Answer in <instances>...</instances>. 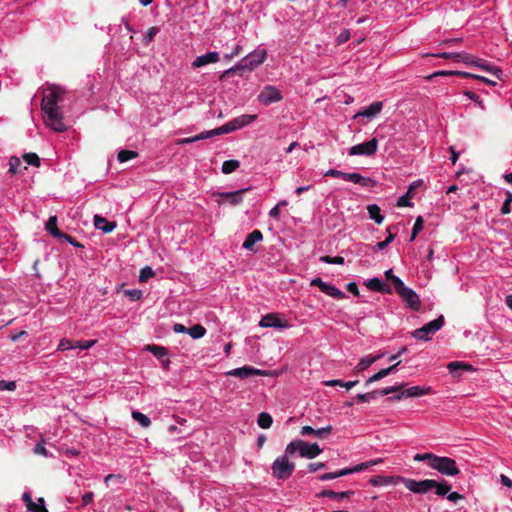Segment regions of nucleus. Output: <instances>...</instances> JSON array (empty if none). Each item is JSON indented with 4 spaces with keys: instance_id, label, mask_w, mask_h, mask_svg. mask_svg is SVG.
Segmentation results:
<instances>
[{
    "instance_id": "473e14b6",
    "label": "nucleus",
    "mask_w": 512,
    "mask_h": 512,
    "mask_svg": "<svg viewBox=\"0 0 512 512\" xmlns=\"http://www.w3.org/2000/svg\"><path fill=\"white\" fill-rule=\"evenodd\" d=\"M258 425L263 429H268L273 423L272 416L267 412H261L257 419Z\"/></svg>"
},
{
    "instance_id": "5701e85b",
    "label": "nucleus",
    "mask_w": 512,
    "mask_h": 512,
    "mask_svg": "<svg viewBox=\"0 0 512 512\" xmlns=\"http://www.w3.org/2000/svg\"><path fill=\"white\" fill-rule=\"evenodd\" d=\"M382 357L381 354L376 356H366L360 360L357 366L354 368V373L359 374L370 367L374 362Z\"/></svg>"
},
{
    "instance_id": "39448f33",
    "label": "nucleus",
    "mask_w": 512,
    "mask_h": 512,
    "mask_svg": "<svg viewBox=\"0 0 512 512\" xmlns=\"http://www.w3.org/2000/svg\"><path fill=\"white\" fill-rule=\"evenodd\" d=\"M66 91L63 87L52 84L43 93L41 109L59 107L57 104L63 100Z\"/></svg>"
},
{
    "instance_id": "ddd939ff",
    "label": "nucleus",
    "mask_w": 512,
    "mask_h": 512,
    "mask_svg": "<svg viewBox=\"0 0 512 512\" xmlns=\"http://www.w3.org/2000/svg\"><path fill=\"white\" fill-rule=\"evenodd\" d=\"M406 305L414 311H419L421 301L419 296L411 288L405 287L401 293L398 294Z\"/></svg>"
},
{
    "instance_id": "a878e982",
    "label": "nucleus",
    "mask_w": 512,
    "mask_h": 512,
    "mask_svg": "<svg viewBox=\"0 0 512 512\" xmlns=\"http://www.w3.org/2000/svg\"><path fill=\"white\" fill-rule=\"evenodd\" d=\"M401 482L397 480V476H374L369 480V483L372 486H380V485H389V484H397Z\"/></svg>"
},
{
    "instance_id": "c03bdc74",
    "label": "nucleus",
    "mask_w": 512,
    "mask_h": 512,
    "mask_svg": "<svg viewBox=\"0 0 512 512\" xmlns=\"http://www.w3.org/2000/svg\"><path fill=\"white\" fill-rule=\"evenodd\" d=\"M23 159L27 162V164L32 165L34 167L40 166V158L36 153H25L23 155Z\"/></svg>"
},
{
    "instance_id": "a19ab883",
    "label": "nucleus",
    "mask_w": 512,
    "mask_h": 512,
    "mask_svg": "<svg viewBox=\"0 0 512 512\" xmlns=\"http://www.w3.org/2000/svg\"><path fill=\"white\" fill-rule=\"evenodd\" d=\"M138 156V153L136 151H132V150H121L119 151L118 153V161L123 163V162H126L128 160H131V159H134Z\"/></svg>"
},
{
    "instance_id": "052dcab7",
    "label": "nucleus",
    "mask_w": 512,
    "mask_h": 512,
    "mask_svg": "<svg viewBox=\"0 0 512 512\" xmlns=\"http://www.w3.org/2000/svg\"><path fill=\"white\" fill-rule=\"evenodd\" d=\"M96 343V340L91 341H74L75 348H80L83 350L89 349Z\"/></svg>"
},
{
    "instance_id": "864d4df0",
    "label": "nucleus",
    "mask_w": 512,
    "mask_h": 512,
    "mask_svg": "<svg viewBox=\"0 0 512 512\" xmlns=\"http://www.w3.org/2000/svg\"><path fill=\"white\" fill-rule=\"evenodd\" d=\"M204 139H206L205 132H202L193 137L183 138L178 141V144H189V143H193V142H196L199 140H204Z\"/></svg>"
},
{
    "instance_id": "aec40b11",
    "label": "nucleus",
    "mask_w": 512,
    "mask_h": 512,
    "mask_svg": "<svg viewBox=\"0 0 512 512\" xmlns=\"http://www.w3.org/2000/svg\"><path fill=\"white\" fill-rule=\"evenodd\" d=\"M263 239L262 232L260 230H253L249 233L243 243V248L249 251H255L254 246L257 242Z\"/></svg>"
},
{
    "instance_id": "13d9d810",
    "label": "nucleus",
    "mask_w": 512,
    "mask_h": 512,
    "mask_svg": "<svg viewBox=\"0 0 512 512\" xmlns=\"http://www.w3.org/2000/svg\"><path fill=\"white\" fill-rule=\"evenodd\" d=\"M386 372L384 369H381L380 371H378L377 373H375L373 376H371L366 382H365V386H368L369 384L371 383H374V382H377L381 379H383L384 377H386Z\"/></svg>"
},
{
    "instance_id": "6e6d98bb",
    "label": "nucleus",
    "mask_w": 512,
    "mask_h": 512,
    "mask_svg": "<svg viewBox=\"0 0 512 512\" xmlns=\"http://www.w3.org/2000/svg\"><path fill=\"white\" fill-rule=\"evenodd\" d=\"M433 457H434L433 453H424V454H416L413 457V459L416 462L427 461L428 466L430 467V462H432Z\"/></svg>"
},
{
    "instance_id": "bb28decb",
    "label": "nucleus",
    "mask_w": 512,
    "mask_h": 512,
    "mask_svg": "<svg viewBox=\"0 0 512 512\" xmlns=\"http://www.w3.org/2000/svg\"><path fill=\"white\" fill-rule=\"evenodd\" d=\"M382 462H383V460L381 458H378V459H375V460H370V461H367V462H363V463L357 464L356 466L351 467V468H346V470H347L348 475H349V474H352V473L361 472L363 470H366L370 466H374V465L380 464Z\"/></svg>"
},
{
    "instance_id": "412c9836",
    "label": "nucleus",
    "mask_w": 512,
    "mask_h": 512,
    "mask_svg": "<svg viewBox=\"0 0 512 512\" xmlns=\"http://www.w3.org/2000/svg\"><path fill=\"white\" fill-rule=\"evenodd\" d=\"M94 226L102 230L104 233H110L116 228V222H109L106 218L95 215L94 216Z\"/></svg>"
},
{
    "instance_id": "680f3d73",
    "label": "nucleus",
    "mask_w": 512,
    "mask_h": 512,
    "mask_svg": "<svg viewBox=\"0 0 512 512\" xmlns=\"http://www.w3.org/2000/svg\"><path fill=\"white\" fill-rule=\"evenodd\" d=\"M350 31L349 30H343L337 37L336 42L338 45L344 44L350 39Z\"/></svg>"
},
{
    "instance_id": "4468645a",
    "label": "nucleus",
    "mask_w": 512,
    "mask_h": 512,
    "mask_svg": "<svg viewBox=\"0 0 512 512\" xmlns=\"http://www.w3.org/2000/svg\"><path fill=\"white\" fill-rule=\"evenodd\" d=\"M259 325L261 327L287 328L289 324L279 318L278 314L269 313L262 317Z\"/></svg>"
},
{
    "instance_id": "3c124183",
    "label": "nucleus",
    "mask_w": 512,
    "mask_h": 512,
    "mask_svg": "<svg viewBox=\"0 0 512 512\" xmlns=\"http://www.w3.org/2000/svg\"><path fill=\"white\" fill-rule=\"evenodd\" d=\"M75 348L74 341L70 339H62L57 347L58 351H65Z\"/></svg>"
},
{
    "instance_id": "393cba45",
    "label": "nucleus",
    "mask_w": 512,
    "mask_h": 512,
    "mask_svg": "<svg viewBox=\"0 0 512 512\" xmlns=\"http://www.w3.org/2000/svg\"><path fill=\"white\" fill-rule=\"evenodd\" d=\"M257 118V115L252 114H244L239 117H236L232 120V124L234 125L235 130L241 129L250 123L254 122Z\"/></svg>"
},
{
    "instance_id": "9d476101",
    "label": "nucleus",
    "mask_w": 512,
    "mask_h": 512,
    "mask_svg": "<svg viewBox=\"0 0 512 512\" xmlns=\"http://www.w3.org/2000/svg\"><path fill=\"white\" fill-rule=\"evenodd\" d=\"M228 376H234L241 379H246L252 376H268L269 372L261 369H257L251 366H243L240 368H235L226 373Z\"/></svg>"
},
{
    "instance_id": "f704fd0d",
    "label": "nucleus",
    "mask_w": 512,
    "mask_h": 512,
    "mask_svg": "<svg viewBox=\"0 0 512 512\" xmlns=\"http://www.w3.org/2000/svg\"><path fill=\"white\" fill-rule=\"evenodd\" d=\"M482 72H487L496 77V79H500L502 75V70L497 66L491 65L482 60Z\"/></svg>"
},
{
    "instance_id": "1a4fd4ad",
    "label": "nucleus",
    "mask_w": 512,
    "mask_h": 512,
    "mask_svg": "<svg viewBox=\"0 0 512 512\" xmlns=\"http://www.w3.org/2000/svg\"><path fill=\"white\" fill-rule=\"evenodd\" d=\"M282 98L279 89L272 85H266L257 97L258 101L265 106L280 102Z\"/></svg>"
},
{
    "instance_id": "9b49d317",
    "label": "nucleus",
    "mask_w": 512,
    "mask_h": 512,
    "mask_svg": "<svg viewBox=\"0 0 512 512\" xmlns=\"http://www.w3.org/2000/svg\"><path fill=\"white\" fill-rule=\"evenodd\" d=\"M377 145H378L377 139L372 138L371 140H369L367 142L352 146L349 149V155H351V156H354V155L371 156L376 153Z\"/></svg>"
},
{
    "instance_id": "7ed1b4c3",
    "label": "nucleus",
    "mask_w": 512,
    "mask_h": 512,
    "mask_svg": "<svg viewBox=\"0 0 512 512\" xmlns=\"http://www.w3.org/2000/svg\"><path fill=\"white\" fill-rule=\"evenodd\" d=\"M430 468L445 476H456L460 473L454 459L445 456H437L435 454L432 462H430Z\"/></svg>"
},
{
    "instance_id": "37998d69",
    "label": "nucleus",
    "mask_w": 512,
    "mask_h": 512,
    "mask_svg": "<svg viewBox=\"0 0 512 512\" xmlns=\"http://www.w3.org/2000/svg\"><path fill=\"white\" fill-rule=\"evenodd\" d=\"M397 390H399V388L386 387L384 389H377V390L371 391V392H369V394L372 395L371 396V400H372V399L377 398L378 396H384V395L392 394V393L396 392Z\"/></svg>"
},
{
    "instance_id": "7c9ffc66",
    "label": "nucleus",
    "mask_w": 512,
    "mask_h": 512,
    "mask_svg": "<svg viewBox=\"0 0 512 512\" xmlns=\"http://www.w3.org/2000/svg\"><path fill=\"white\" fill-rule=\"evenodd\" d=\"M146 350L150 351L159 360L168 355V350L163 346H158V345H154V344L147 345Z\"/></svg>"
},
{
    "instance_id": "e433bc0d",
    "label": "nucleus",
    "mask_w": 512,
    "mask_h": 512,
    "mask_svg": "<svg viewBox=\"0 0 512 512\" xmlns=\"http://www.w3.org/2000/svg\"><path fill=\"white\" fill-rule=\"evenodd\" d=\"M435 486H433V488H435V493L438 495V496H445L449 493V491L451 490V485L448 484L447 481L443 480L442 482H437L435 480Z\"/></svg>"
},
{
    "instance_id": "c9c22d12",
    "label": "nucleus",
    "mask_w": 512,
    "mask_h": 512,
    "mask_svg": "<svg viewBox=\"0 0 512 512\" xmlns=\"http://www.w3.org/2000/svg\"><path fill=\"white\" fill-rule=\"evenodd\" d=\"M187 333L193 339H199L205 335L206 329L204 326H202L200 324H196V325H193L192 327L188 328Z\"/></svg>"
},
{
    "instance_id": "bf43d9fd",
    "label": "nucleus",
    "mask_w": 512,
    "mask_h": 512,
    "mask_svg": "<svg viewBox=\"0 0 512 512\" xmlns=\"http://www.w3.org/2000/svg\"><path fill=\"white\" fill-rule=\"evenodd\" d=\"M391 283L394 286V289L397 294L401 293L403 289L406 287L403 281L397 276L395 278H392Z\"/></svg>"
},
{
    "instance_id": "de8ad7c7",
    "label": "nucleus",
    "mask_w": 512,
    "mask_h": 512,
    "mask_svg": "<svg viewBox=\"0 0 512 512\" xmlns=\"http://www.w3.org/2000/svg\"><path fill=\"white\" fill-rule=\"evenodd\" d=\"M320 260L322 262L328 263V264H338V265L344 264V258L341 257V256L331 257V256H328V255H325V256H322L320 258Z\"/></svg>"
},
{
    "instance_id": "f3484780",
    "label": "nucleus",
    "mask_w": 512,
    "mask_h": 512,
    "mask_svg": "<svg viewBox=\"0 0 512 512\" xmlns=\"http://www.w3.org/2000/svg\"><path fill=\"white\" fill-rule=\"evenodd\" d=\"M345 180L369 188L375 187L377 184L374 179L364 177L360 173H346Z\"/></svg>"
},
{
    "instance_id": "603ef678",
    "label": "nucleus",
    "mask_w": 512,
    "mask_h": 512,
    "mask_svg": "<svg viewBox=\"0 0 512 512\" xmlns=\"http://www.w3.org/2000/svg\"><path fill=\"white\" fill-rule=\"evenodd\" d=\"M393 387L394 388H399V390L394 392L393 393L394 395L389 397L388 400H390V401H400L401 399L405 398L404 391H403L404 384H400V385L393 386Z\"/></svg>"
},
{
    "instance_id": "a18cd8bd",
    "label": "nucleus",
    "mask_w": 512,
    "mask_h": 512,
    "mask_svg": "<svg viewBox=\"0 0 512 512\" xmlns=\"http://www.w3.org/2000/svg\"><path fill=\"white\" fill-rule=\"evenodd\" d=\"M512 203V193L505 191V200L501 206V214L506 215L510 212V205Z\"/></svg>"
},
{
    "instance_id": "c85d7f7f",
    "label": "nucleus",
    "mask_w": 512,
    "mask_h": 512,
    "mask_svg": "<svg viewBox=\"0 0 512 512\" xmlns=\"http://www.w3.org/2000/svg\"><path fill=\"white\" fill-rule=\"evenodd\" d=\"M354 492L353 491H343V492H335L333 490H323L319 496L328 497L334 499H344L350 497Z\"/></svg>"
},
{
    "instance_id": "ea45409f",
    "label": "nucleus",
    "mask_w": 512,
    "mask_h": 512,
    "mask_svg": "<svg viewBox=\"0 0 512 512\" xmlns=\"http://www.w3.org/2000/svg\"><path fill=\"white\" fill-rule=\"evenodd\" d=\"M38 502L41 503L40 507H36V503L33 502L31 499L29 502L26 503V507L31 512H48V510L45 507V502L43 498H39Z\"/></svg>"
},
{
    "instance_id": "423d86ee",
    "label": "nucleus",
    "mask_w": 512,
    "mask_h": 512,
    "mask_svg": "<svg viewBox=\"0 0 512 512\" xmlns=\"http://www.w3.org/2000/svg\"><path fill=\"white\" fill-rule=\"evenodd\" d=\"M44 113V121L48 127L56 132H64L67 126L63 121V114L59 107L42 109Z\"/></svg>"
},
{
    "instance_id": "5fc2aeb1",
    "label": "nucleus",
    "mask_w": 512,
    "mask_h": 512,
    "mask_svg": "<svg viewBox=\"0 0 512 512\" xmlns=\"http://www.w3.org/2000/svg\"><path fill=\"white\" fill-rule=\"evenodd\" d=\"M413 189V186H410L408 192L406 193V195L404 196H401L397 202V206L399 207H407V206H410L411 203L409 201V198L411 196V190Z\"/></svg>"
},
{
    "instance_id": "e2e57ef3",
    "label": "nucleus",
    "mask_w": 512,
    "mask_h": 512,
    "mask_svg": "<svg viewBox=\"0 0 512 512\" xmlns=\"http://www.w3.org/2000/svg\"><path fill=\"white\" fill-rule=\"evenodd\" d=\"M325 176L342 178L345 180L346 172H342L336 169H329L328 171L325 172Z\"/></svg>"
},
{
    "instance_id": "09e8293b",
    "label": "nucleus",
    "mask_w": 512,
    "mask_h": 512,
    "mask_svg": "<svg viewBox=\"0 0 512 512\" xmlns=\"http://www.w3.org/2000/svg\"><path fill=\"white\" fill-rule=\"evenodd\" d=\"M20 165H21L20 159L17 156H12L9 159V173H11L13 175L16 174Z\"/></svg>"
},
{
    "instance_id": "6ab92c4d",
    "label": "nucleus",
    "mask_w": 512,
    "mask_h": 512,
    "mask_svg": "<svg viewBox=\"0 0 512 512\" xmlns=\"http://www.w3.org/2000/svg\"><path fill=\"white\" fill-rule=\"evenodd\" d=\"M366 286L368 289L380 292V293H392V288L388 285H385L379 278H372L367 281Z\"/></svg>"
},
{
    "instance_id": "4be33fe9",
    "label": "nucleus",
    "mask_w": 512,
    "mask_h": 512,
    "mask_svg": "<svg viewBox=\"0 0 512 512\" xmlns=\"http://www.w3.org/2000/svg\"><path fill=\"white\" fill-rule=\"evenodd\" d=\"M383 107V103L380 101L373 102L371 105H369L367 108L363 109L362 111H359L356 116H363L366 118H372L376 116L378 113L381 112Z\"/></svg>"
},
{
    "instance_id": "8fccbe9b",
    "label": "nucleus",
    "mask_w": 512,
    "mask_h": 512,
    "mask_svg": "<svg viewBox=\"0 0 512 512\" xmlns=\"http://www.w3.org/2000/svg\"><path fill=\"white\" fill-rule=\"evenodd\" d=\"M204 132H205L206 139L211 138L213 136H217V135H222V134H227L228 133V131L225 128L224 125H222V126H220L218 128H215L213 130L204 131Z\"/></svg>"
},
{
    "instance_id": "6e6552de",
    "label": "nucleus",
    "mask_w": 512,
    "mask_h": 512,
    "mask_svg": "<svg viewBox=\"0 0 512 512\" xmlns=\"http://www.w3.org/2000/svg\"><path fill=\"white\" fill-rule=\"evenodd\" d=\"M397 480H400L408 490L417 494H425L436 485L435 480L432 479L416 481L414 479L397 476Z\"/></svg>"
},
{
    "instance_id": "4c0bfd02",
    "label": "nucleus",
    "mask_w": 512,
    "mask_h": 512,
    "mask_svg": "<svg viewBox=\"0 0 512 512\" xmlns=\"http://www.w3.org/2000/svg\"><path fill=\"white\" fill-rule=\"evenodd\" d=\"M240 162L238 160H227L222 164V172L224 174H230L239 168Z\"/></svg>"
},
{
    "instance_id": "4d7b16f0",
    "label": "nucleus",
    "mask_w": 512,
    "mask_h": 512,
    "mask_svg": "<svg viewBox=\"0 0 512 512\" xmlns=\"http://www.w3.org/2000/svg\"><path fill=\"white\" fill-rule=\"evenodd\" d=\"M159 32V28L150 27L144 36L143 42L144 44H149L155 37V35Z\"/></svg>"
},
{
    "instance_id": "dca6fc26",
    "label": "nucleus",
    "mask_w": 512,
    "mask_h": 512,
    "mask_svg": "<svg viewBox=\"0 0 512 512\" xmlns=\"http://www.w3.org/2000/svg\"><path fill=\"white\" fill-rule=\"evenodd\" d=\"M447 369L452 374L453 377H459L460 373L459 371H465V372H476L477 369L474 368L472 365L460 362V361H452L447 364Z\"/></svg>"
},
{
    "instance_id": "58836bf2",
    "label": "nucleus",
    "mask_w": 512,
    "mask_h": 512,
    "mask_svg": "<svg viewBox=\"0 0 512 512\" xmlns=\"http://www.w3.org/2000/svg\"><path fill=\"white\" fill-rule=\"evenodd\" d=\"M132 418L135 421H137L142 427H149L151 424L150 418L148 416H146L145 414L138 412V411L132 412Z\"/></svg>"
},
{
    "instance_id": "774afa93",
    "label": "nucleus",
    "mask_w": 512,
    "mask_h": 512,
    "mask_svg": "<svg viewBox=\"0 0 512 512\" xmlns=\"http://www.w3.org/2000/svg\"><path fill=\"white\" fill-rule=\"evenodd\" d=\"M34 453L35 454H38V455H42V456H45L47 457L48 456V452L44 446V444L42 442L40 443H37L34 447Z\"/></svg>"
},
{
    "instance_id": "0e129e2a",
    "label": "nucleus",
    "mask_w": 512,
    "mask_h": 512,
    "mask_svg": "<svg viewBox=\"0 0 512 512\" xmlns=\"http://www.w3.org/2000/svg\"><path fill=\"white\" fill-rule=\"evenodd\" d=\"M307 468H308V472L314 473L318 470L326 468V464L323 462L310 463V464H308Z\"/></svg>"
},
{
    "instance_id": "c756f323",
    "label": "nucleus",
    "mask_w": 512,
    "mask_h": 512,
    "mask_svg": "<svg viewBox=\"0 0 512 512\" xmlns=\"http://www.w3.org/2000/svg\"><path fill=\"white\" fill-rule=\"evenodd\" d=\"M367 210L370 218L373 219L377 224H381L383 222V216L381 215V210L378 205H369L367 207Z\"/></svg>"
},
{
    "instance_id": "69168bd1",
    "label": "nucleus",
    "mask_w": 512,
    "mask_h": 512,
    "mask_svg": "<svg viewBox=\"0 0 512 512\" xmlns=\"http://www.w3.org/2000/svg\"><path fill=\"white\" fill-rule=\"evenodd\" d=\"M125 294L131 298V300H139L142 296V291L138 289L126 290Z\"/></svg>"
},
{
    "instance_id": "338daca9",
    "label": "nucleus",
    "mask_w": 512,
    "mask_h": 512,
    "mask_svg": "<svg viewBox=\"0 0 512 512\" xmlns=\"http://www.w3.org/2000/svg\"><path fill=\"white\" fill-rule=\"evenodd\" d=\"M59 240H65L75 247H83L75 238L65 233H63V236L59 237Z\"/></svg>"
},
{
    "instance_id": "cd10ccee",
    "label": "nucleus",
    "mask_w": 512,
    "mask_h": 512,
    "mask_svg": "<svg viewBox=\"0 0 512 512\" xmlns=\"http://www.w3.org/2000/svg\"><path fill=\"white\" fill-rule=\"evenodd\" d=\"M46 230L54 237L59 239L60 236H63V232H61L57 227V217L50 216L46 222L45 226Z\"/></svg>"
},
{
    "instance_id": "2f4dec72",
    "label": "nucleus",
    "mask_w": 512,
    "mask_h": 512,
    "mask_svg": "<svg viewBox=\"0 0 512 512\" xmlns=\"http://www.w3.org/2000/svg\"><path fill=\"white\" fill-rule=\"evenodd\" d=\"M322 292L336 299H343L346 297L344 292L330 284H326Z\"/></svg>"
},
{
    "instance_id": "f03ea898",
    "label": "nucleus",
    "mask_w": 512,
    "mask_h": 512,
    "mask_svg": "<svg viewBox=\"0 0 512 512\" xmlns=\"http://www.w3.org/2000/svg\"><path fill=\"white\" fill-rule=\"evenodd\" d=\"M298 452L303 458L314 459L322 453V449L317 443H309L300 439L290 442L285 449L287 455H293Z\"/></svg>"
},
{
    "instance_id": "a211bd4d",
    "label": "nucleus",
    "mask_w": 512,
    "mask_h": 512,
    "mask_svg": "<svg viewBox=\"0 0 512 512\" xmlns=\"http://www.w3.org/2000/svg\"><path fill=\"white\" fill-rule=\"evenodd\" d=\"M219 61V54L217 52H208L204 55L196 57L192 63L193 68H200L210 63H216Z\"/></svg>"
},
{
    "instance_id": "f8f14e48",
    "label": "nucleus",
    "mask_w": 512,
    "mask_h": 512,
    "mask_svg": "<svg viewBox=\"0 0 512 512\" xmlns=\"http://www.w3.org/2000/svg\"><path fill=\"white\" fill-rule=\"evenodd\" d=\"M250 188L240 189L234 192H223L219 193V199L217 202L219 204H223L226 201L229 202L232 206H237L243 201V195L249 191Z\"/></svg>"
},
{
    "instance_id": "20e7f679",
    "label": "nucleus",
    "mask_w": 512,
    "mask_h": 512,
    "mask_svg": "<svg viewBox=\"0 0 512 512\" xmlns=\"http://www.w3.org/2000/svg\"><path fill=\"white\" fill-rule=\"evenodd\" d=\"M286 453L284 456L277 457L272 463V475L279 480L288 479L294 472L295 464L290 462Z\"/></svg>"
},
{
    "instance_id": "72a5a7b5",
    "label": "nucleus",
    "mask_w": 512,
    "mask_h": 512,
    "mask_svg": "<svg viewBox=\"0 0 512 512\" xmlns=\"http://www.w3.org/2000/svg\"><path fill=\"white\" fill-rule=\"evenodd\" d=\"M455 61L464 62L466 64H475L476 66H480L478 59L468 53L455 54Z\"/></svg>"
},
{
    "instance_id": "f257e3e1",
    "label": "nucleus",
    "mask_w": 512,
    "mask_h": 512,
    "mask_svg": "<svg viewBox=\"0 0 512 512\" xmlns=\"http://www.w3.org/2000/svg\"><path fill=\"white\" fill-rule=\"evenodd\" d=\"M266 51L264 49L255 50L242 59L240 64L226 70L222 75L221 79L226 78L232 74L243 75L244 71H252L259 65H261L266 59Z\"/></svg>"
},
{
    "instance_id": "b1692460",
    "label": "nucleus",
    "mask_w": 512,
    "mask_h": 512,
    "mask_svg": "<svg viewBox=\"0 0 512 512\" xmlns=\"http://www.w3.org/2000/svg\"><path fill=\"white\" fill-rule=\"evenodd\" d=\"M403 391L405 398H415L428 394L430 392V388H422L420 386L406 388V385L404 384Z\"/></svg>"
},
{
    "instance_id": "0eeeda50",
    "label": "nucleus",
    "mask_w": 512,
    "mask_h": 512,
    "mask_svg": "<svg viewBox=\"0 0 512 512\" xmlns=\"http://www.w3.org/2000/svg\"><path fill=\"white\" fill-rule=\"evenodd\" d=\"M445 319L443 315L428 322L421 328H418L412 332V336L417 340L428 341L431 339V335L436 333L444 325Z\"/></svg>"
},
{
    "instance_id": "49530a36",
    "label": "nucleus",
    "mask_w": 512,
    "mask_h": 512,
    "mask_svg": "<svg viewBox=\"0 0 512 512\" xmlns=\"http://www.w3.org/2000/svg\"><path fill=\"white\" fill-rule=\"evenodd\" d=\"M154 271L151 267L149 266H146L144 268L141 269L140 271V275H139V281L140 282H146L148 281L151 277L154 276Z\"/></svg>"
},
{
    "instance_id": "2eb2a0df",
    "label": "nucleus",
    "mask_w": 512,
    "mask_h": 512,
    "mask_svg": "<svg viewBox=\"0 0 512 512\" xmlns=\"http://www.w3.org/2000/svg\"><path fill=\"white\" fill-rule=\"evenodd\" d=\"M332 431H333V427L331 425H327L326 427H323L320 429H314L311 426H303L301 428L300 434L302 436L312 435L319 439H324V438L328 437L332 433Z\"/></svg>"
},
{
    "instance_id": "79ce46f5",
    "label": "nucleus",
    "mask_w": 512,
    "mask_h": 512,
    "mask_svg": "<svg viewBox=\"0 0 512 512\" xmlns=\"http://www.w3.org/2000/svg\"><path fill=\"white\" fill-rule=\"evenodd\" d=\"M348 475V472L345 469H341L339 471H336V472H329V473H325V474H322L319 479L321 481H326V480H332V479H336L338 477H342V476H346Z\"/></svg>"
}]
</instances>
